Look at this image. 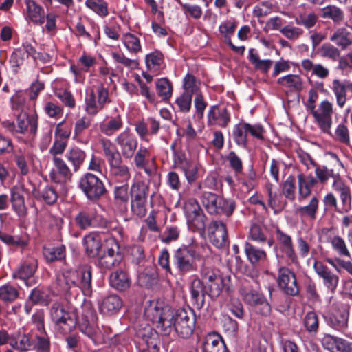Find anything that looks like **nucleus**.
Instances as JSON below:
<instances>
[{"label":"nucleus","mask_w":352,"mask_h":352,"mask_svg":"<svg viewBox=\"0 0 352 352\" xmlns=\"http://www.w3.org/2000/svg\"><path fill=\"white\" fill-rule=\"evenodd\" d=\"M302 67L307 72H311L312 75H315L319 78H326L329 74L328 68L322 64H314L310 59H304L301 63Z\"/></svg>","instance_id":"35"},{"label":"nucleus","mask_w":352,"mask_h":352,"mask_svg":"<svg viewBox=\"0 0 352 352\" xmlns=\"http://www.w3.org/2000/svg\"><path fill=\"white\" fill-rule=\"evenodd\" d=\"M223 287V280L221 277L216 278L212 282H206V294L212 298H216L220 295Z\"/></svg>","instance_id":"51"},{"label":"nucleus","mask_w":352,"mask_h":352,"mask_svg":"<svg viewBox=\"0 0 352 352\" xmlns=\"http://www.w3.org/2000/svg\"><path fill=\"white\" fill-rule=\"evenodd\" d=\"M245 252L248 259L253 265L263 261L266 258V253L263 250L256 248L249 242L245 243Z\"/></svg>","instance_id":"37"},{"label":"nucleus","mask_w":352,"mask_h":352,"mask_svg":"<svg viewBox=\"0 0 352 352\" xmlns=\"http://www.w3.org/2000/svg\"><path fill=\"white\" fill-rule=\"evenodd\" d=\"M109 176L118 182L127 183L131 174L129 167L121 162L109 168Z\"/></svg>","instance_id":"29"},{"label":"nucleus","mask_w":352,"mask_h":352,"mask_svg":"<svg viewBox=\"0 0 352 352\" xmlns=\"http://www.w3.org/2000/svg\"><path fill=\"white\" fill-rule=\"evenodd\" d=\"M190 293L192 300L197 305V307L201 308L204 305L206 289L201 279L197 277H195L191 282Z\"/></svg>","instance_id":"28"},{"label":"nucleus","mask_w":352,"mask_h":352,"mask_svg":"<svg viewBox=\"0 0 352 352\" xmlns=\"http://www.w3.org/2000/svg\"><path fill=\"white\" fill-rule=\"evenodd\" d=\"M78 188L86 197L92 201L99 200L107 192L102 181L90 173H87L80 177Z\"/></svg>","instance_id":"6"},{"label":"nucleus","mask_w":352,"mask_h":352,"mask_svg":"<svg viewBox=\"0 0 352 352\" xmlns=\"http://www.w3.org/2000/svg\"><path fill=\"white\" fill-rule=\"evenodd\" d=\"M240 293L245 302L256 307L261 315L268 316L271 313V306L263 294L245 287L240 289Z\"/></svg>","instance_id":"11"},{"label":"nucleus","mask_w":352,"mask_h":352,"mask_svg":"<svg viewBox=\"0 0 352 352\" xmlns=\"http://www.w3.org/2000/svg\"><path fill=\"white\" fill-rule=\"evenodd\" d=\"M303 324L307 331L316 334L319 328L318 316L314 311H309L303 318Z\"/></svg>","instance_id":"44"},{"label":"nucleus","mask_w":352,"mask_h":352,"mask_svg":"<svg viewBox=\"0 0 352 352\" xmlns=\"http://www.w3.org/2000/svg\"><path fill=\"white\" fill-rule=\"evenodd\" d=\"M28 14L32 22L41 25L45 21V14L42 8L34 0H26Z\"/></svg>","instance_id":"34"},{"label":"nucleus","mask_w":352,"mask_h":352,"mask_svg":"<svg viewBox=\"0 0 352 352\" xmlns=\"http://www.w3.org/2000/svg\"><path fill=\"white\" fill-rule=\"evenodd\" d=\"M276 237L280 244L281 252L287 261L298 263V256L294 250L292 237L279 229L276 230Z\"/></svg>","instance_id":"17"},{"label":"nucleus","mask_w":352,"mask_h":352,"mask_svg":"<svg viewBox=\"0 0 352 352\" xmlns=\"http://www.w3.org/2000/svg\"><path fill=\"white\" fill-rule=\"evenodd\" d=\"M124 43L126 49L131 53H137L141 50L140 40L133 34H126L124 37Z\"/></svg>","instance_id":"63"},{"label":"nucleus","mask_w":352,"mask_h":352,"mask_svg":"<svg viewBox=\"0 0 352 352\" xmlns=\"http://www.w3.org/2000/svg\"><path fill=\"white\" fill-rule=\"evenodd\" d=\"M277 82L283 86L292 87L296 89H300L302 87L300 77L294 74H289L279 78Z\"/></svg>","instance_id":"55"},{"label":"nucleus","mask_w":352,"mask_h":352,"mask_svg":"<svg viewBox=\"0 0 352 352\" xmlns=\"http://www.w3.org/2000/svg\"><path fill=\"white\" fill-rule=\"evenodd\" d=\"M332 249L340 256L351 258L345 241L339 236H334L329 239Z\"/></svg>","instance_id":"43"},{"label":"nucleus","mask_w":352,"mask_h":352,"mask_svg":"<svg viewBox=\"0 0 352 352\" xmlns=\"http://www.w3.org/2000/svg\"><path fill=\"white\" fill-rule=\"evenodd\" d=\"M148 191V185L143 181H137L130 188L131 200H147Z\"/></svg>","instance_id":"36"},{"label":"nucleus","mask_w":352,"mask_h":352,"mask_svg":"<svg viewBox=\"0 0 352 352\" xmlns=\"http://www.w3.org/2000/svg\"><path fill=\"white\" fill-rule=\"evenodd\" d=\"M79 329L91 341L95 343L98 341V329L94 324L90 321L79 320Z\"/></svg>","instance_id":"45"},{"label":"nucleus","mask_w":352,"mask_h":352,"mask_svg":"<svg viewBox=\"0 0 352 352\" xmlns=\"http://www.w3.org/2000/svg\"><path fill=\"white\" fill-rule=\"evenodd\" d=\"M208 120L210 125L218 124L221 127H226L230 121V116L226 109L212 106L208 114Z\"/></svg>","instance_id":"21"},{"label":"nucleus","mask_w":352,"mask_h":352,"mask_svg":"<svg viewBox=\"0 0 352 352\" xmlns=\"http://www.w3.org/2000/svg\"><path fill=\"white\" fill-rule=\"evenodd\" d=\"M204 352H227L225 342L217 333L207 334L202 343Z\"/></svg>","instance_id":"20"},{"label":"nucleus","mask_w":352,"mask_h":352,"mask_svg":"<svg viewBox=\"0 0 352 352\" xmlns=\"http://www.w3.org/2000/svg\"><path fill=\"white\" fill-rule=\"evenodd\" d=\"M87 157L85 151L77 146L70 148L65 154V158L72 166L74 173L78 172Z\"/></svg>","instance_id":"25"},{"label":"nucleus","mask_w":352,"mask_h":352,"mask_svg":"<svg viewBox=\"0 0 352 352\" xmlns=\"http://www.w3.org/2000/svg\"><path fill=\"white\" fill-rule=\"evenodd\" d=\"M150 156V153L147 148L140 146L138 151L134 155V163L138 168L145 167L147 160Z\"/></svg>","instance_id":"59"},{"label":"nucleus","mask_w":352,"mask_h":352,"mask_svg":"<svg viewBox=\"0 0 352 352\" xmlns=\"http://www.w3.org/2000/svg\"><path fill=\"white\" fill-rule=\"evenodd\" d=\"M19 296L15 287L10 285H5L0 287V299L6 302L14 301Z\"/></svg>","instance_id":"53"},{"label":"nucleus","mask_w":352,"mask_h":352,"mask_svg":"<svg viewBox=\"0 0 352 352\" xmlns=\"http://www.w3.org/2000/svg\"><path fill=\"white\" fill-rule=\"evenodd\" d=\"M298 194L299 201L307 198L311 193V187L305 181V175L302 173L298 174Z\"/></svg>","instance_id":"57"},{"label":"nucleus","mask_w":352,"mask_h":352,"mask_svg":"<svg viewBox=\"0 0 352 352\" xmlns=\"http://www.w3.org/2000/svg\"><path fill=\"white\" fill-rule=\"evenodd\" d=\"M122 256L120 251L118 242L114 238L106 241L104 254L98 258V265L104 270H111L120 264Z\"/></svg>","instance_id":"7"},{"label":"nucleus","mask_w":352,"mask_h":352,"mask_svg":"<svg viewBox=\"0 0 352 352\" xmlns=\"http://www.w3.org/2000/svg\"><path fill=\"white\" fill-rule=\"evenodd\" d=\"M63 283L61 287L68 296L78 292V288L86 295L91 292V267L84 266L78 271H66L63 274Z\"/></svg>","instance_id":"3"},{"label":"nucleus","mask_w":352,"mask_h":352,"mask_svg":"<svg viewBox=\"0 0 352 352\" xmlns=\"http://www.w3.org/2000/svg\"><path fill=\"white\" fill-rule=\"evenodd\" d=\"M226 160L236 175L241 174L242 173L243 162L235 152L230 151L226 156Z\"/></svg>","instance_id":"64"},{"label":"nucleus","mask_w":352,"mask_h":352,"mask_svg":"<svg viewBox=\"0 0 352 352\" xmlns=\"http://www.w3.org/2000/svg\"><path fill=\"white\" fill-rule=\"evenodd\" d=\"M115 141L120 147L124 158L131 159L134 155L138 146V140L133 133L124 131L116 137Z\"/></svg>","instance_id":"13"},{"label":"nucleus","mask_w":352,"mask_h":352,"mask_svg":"<svg viewBox=\"0 0 352 352\" xmlns=\"http://www.w3.org/2000/svg\"><path fill=\"white\" fill-rule=\"evenodd\" d=\"M36 269V263L35 261H25L19 267L17 271L13 273V277L25 280L34 275Z\"/></svg>","instance_id":"39"},{"label":"nucleus","mask_w":352,"mask_h":352,"mask_svg":"<svg viewBox=\"0 0 352 352\" xmlns=\"http://www.w3.org/2000/svg\"><path fill=\"white\" fill-rule=\"evenodd\" d=\"M209 240L217 248H223L228 244L226 225L219 221H214L209 228Z\"/></svg>","instance_id":"14"},{"label":"nucleus","mask_w":352,"mask_h":352,"mask_svg":"<svg viewBox=\"0 0 352 352\" xmlns=\"http://www.w3.org/2000/svg\"><path fill=\"white\" fill-rule=\"evenodd\" d=\"M157 94L163 100H168L172 95V86L166 78H161L156 82Z\"/></svg>","instance_id":"48"},{"label":"nucleus","mask_w":352,"mask_h":352,"mask_svg":"<svg viewBox=\"0 0 352 352\" xmlns=\"http://www.w3.org/2000/svg\"><path fill=\"white\" fill-rule=\"evenodd\" d=\"M318 16L311 12L309 14H300L295 18V22L298 25H302L305 28H313L317 23Z\"/></svg>","instance_id":"50"},{"label":"nucleus","mask_w":352,"mask_h":352,"mask_svg":"<svg viewBox=\"0 0 352 352\" xmlns=\"http://www.w3.org/2000/svg\"><path fill=\"white\" fill-rule=\"evenodd\" d=\"M201 202L208 212L211 214H225L227 217H230L236 208L235 202L233 200L224 199L208 192L203 194Z\"/></svg>","instance_id":"4"},{"label":"nucleus","mask_w":352,"mask_h":352,"mask_svg":"<svg viewBox=\"0 0 352 352\" xmlns=\"http://www.w3.org/2000/svg\"><path fill=\"white\" fill-rule=\"evenodd\" d=\"M109 284L115 289L124 292L130 287L131 279L125 271L118 270L110 274Z\"/></svg>","instance_id":"24"},{"label":"nucleus","mask_w":352,"mask_h":352,"mask_svg":"<svg viewBox=\"0 0 352 352\" xmlns=\"http://www.w3.org/2000/svg\"><path fill=\"white\" fill-rule=\"evenodd\" d=\"M85 4L101 16L108 15L107 3L103 0H87Z\"/></svg>","instance_id":"54"},{"label":"nucleus","mask_w":352,"mask_h":352,"mask_svg":"<svg viewBox=\"0 0 352 352\" xmlns=\"http://www.w3.org/2000/svg\"><path fill=\"white\" fill-rule=\"evenodd\" d=\"M122 302L120 297L116 294L105 297L100 304V311L105 314L116 313L122 307Z\"/></svg>","instance_id":"32"},{"label":"nucleus","mask_w":352,"mask_h":352,"mask_svg":"<svg viewBox=\"0 0 352 352\" xmlns=\"http://www.w3.org/2000/svg\"><path fill=\"white\" fill-rule=\"evenodd\" d=\"M83 245L87 256L89 257L98 256L102 248L100 234L96 232L87 234L83 239Z\"/></svg>","instance_id":"22"},{"label":"nucleus","mask_w":352,"mask_h":352,"mask_svg":"<svg viewBox=\"0 0 352 352\" xmlns=\"http://www.w3.org/2000/svg\"><path fill=\"white\" fill-rule=\"evenodd\" d=\"M0 240L8 245L16 248L25 247L28 244L27 241L21 239L18 236H13L2 232H0Z\"/></svg>","instance_id":"60"},{"label":"nucleus","mask_w":352,"mask_h":352,"mask_svg":"<svg viewBox=\"0 0 352 352\" xmlns=\"http://www.w3.org/2000/svg\"><path fill=\"white\" fill-rule=\"evenodd\" d=\"M184 210L189 228L202 233L206 228V217L197 201L194 199L188 201Z\"/></svg>","instance_id":"8"},{"label":"nucleus","mask_w":352,"mask_h":352,"mask_svg":"<svg viewBox=\"0 0 352 352\" xmlns=\"http://www.w3.org/2000/svg\"><path fill=\"white\" fill-rule=\"evenodd\" d=\"M318 53L322 58L332 61H337L340 57V50L329 43L322 44L318 50Z\"/></svg>","instance_id":"42"},{"label":"nucleus","mask_w":352,"mask_h":352,"mask_svg":"<svg viewBox=\"0 0 352 352\" xmlns=\"http://www.w3.org/2000/svg\"><path fill=\"white\" fill-rule=\"evenodd\" d=\"M10 201L13 211L20 219L25 218L28 214V208L25 204L23 190L21 187L14 186L10 189Z\"/></svg>","instance_id":"16"},{"label":"nucleus","mask_w":352,"mask_h":352,"mask_svg":"<svg viewBox=\"0 0 352 352\" xmlns=\"http://www.w3.org/2000/svg\"><path fill=\"white\" fill-rule=\"evenodd\" d=\"M122 126V122L120 117L111 118L106 123L100 125L101 131L105 135H112L116 131H118Z\"/></svg>","instance_id":"49"},{"label":"nucleus","mask_w":352,"mask_h":352,"mask_svg":"<svg viewBox=\"0 0 352 352\" xmlns=\"http://www.w3.org/2000/svg\"><path fill=\"white\" fill-rule=\"evenodd\" d=\"M158 331H155L149 324L137 330V336L147 347L155 348L157 346V338Z\"/></svg>","instance_id":"31"},{"label":"nucleus","mask_w":352,"mask_h":352,"mask_svg":"<svg viewBox=\"0 0 352 352\" xmlns=\"http://www.w3.org/2000/svg\"><path fill=\"white\" fill-rule=\"evenodd\" d=\"M322 16L324 18L332 19L334 22H340L344 19L342 10L335 6H329L322 9Z\"/></svg>","instance_id":"52"},{"label":"nucleus","mask_w":352,"mask_h":352,"mask_svg":"<svg viewBox=\"0 0 352 352\" xmlns=\"http://www.w3.org/2000/svg\"><path fill=\"white\" fill-rule=\"evenodd\" d=\"M43 254L49 262L60 261L65 257V247L61 245L57 247L44 248Z\"/></svg>","instance_id":"41"},{"label":"nucleus","mask_w":352,"mask_h":352,"mask_svg":"<svg viewBox=\"0 0 352 352\" xmlns=\"http://www.w3.org/2000/svg\"><path fill=\"white\" fill-rule=\"evenodd\" d=\"M144 316L155 324L157 331L164 336L175 333L182 338H188L195 329V318L191 310L174 309L168 306L151 304L145 308Z\"/></svg>","instance_id":"1"},{"label":"nucleus","mask_w":352,"mask_h":352,"mask_svg":"<svg viewBox=\"0 0 352 352\" xmlns=\"http://www.w3.org/2000/svg\"><path fill=\"white\" fill-rule=\"evenodd\" d=\"M52 162L57 171L56 173L52 171L50 174V177L52 182L60 183L72 178V171L61 157H54V158H52Z\"/></svg>","instance_id":"19"},{"label":"nucleus","mask_w":352,"mask_h":352,"mask_svg":"<svg viewBox=\"0 0 352 352\" xmlns=\"http://www.w3.org/2000/svg\"><path fill=\"white\" fill-rule=\"evenodd\" d=\"M318 208L319 199L317 197L314 196L307 205L298 207L295 210V213L301 219H307L309 220H315L316 219Z\"/></svg>","instance_id":"27"},{"label":"nucleus","mask_w":352,"mask_h":352,"mask_svg":"<svg viewBox=\"0 0 352 352\" xmlns=\"http://www.w3.org/2000/svg\"><path fill=\"white\" fill-rule=\"evenodd\" d=\"M249 59L256 69L265 74L268 72L273 64L272 60H261L256 50L253 48L249 50Z\"/></svg>","instance_id":"40"},{"label":"nucleus","mask_w":352,"mask_h":352,"mask_svg":"<svg viewBox=\"0 0 352 352\" xmlns=\"http://www.w3.org/2000/svg\"><path fill=\"white\" fill-rule=\"evenodd\" d=\"M278 284L287 295L296 296L299 293L296 276L289 268L280 267L278 270Z\"/></svg>","instance_id":"12"},{"label":"nucleus","mask_w":352,"mask_h":352,"mask_svg":"<svg viewBox=\"0 0 352 352\" xmlns=\"http://www.w3.org/2000/svg\"><path fill=\"white\" fill-rule=\"evenodd\" d=\"M32 349H35L37 352H50V342L49 338L46 335L36 336L33 340Z\"/></svg>","instance_id":"58"},{"label":"nucleus","mask_w":352,"mask_h":352,"mask_svg":"<svg viewBox=\"0 0 352 352\" xmlns=\"http://www.w3.org/2000/svg\"><path fill=\"white\" fill-rule=\"evenodd\" d=\"M203 258L199 246L195 239L188 245H182L173 252V265L179 275L183 276L197 270V261Z\"/></svg>","instance_id":"2"},{"label":"nucleus","mask_w":352,"mask_h":352,"mask_svg":"<svg viewBox=\"0 0 352 352\" xmlns=\"http://www.w3.org/2000/svg\"><path fill=\"white\" fill-rule=\"evenodd\" d=\"M28 300L34 305H48L47 295L39 289L34 288L31 292Z\"/></svg>","instance_id":"62"},{"label":"nucleus","mask_w":352,"mask_h":352,"mask_svg":"<svg viewBox=\"0 0 352 352\" xmlns=\"http://www.w3.org/2000/svg\"><path fill=\"white\" fill-rule=\"evenodd\" d=\"M335 158L336 164L334 165V168H329L324 166H316L315 174L318 180L321 184H326L330 177H336V173L344 168L342 163L336 155H335Z\"/></svg>","instance_id":"23"},{"label":"nucleus","mask_w":352,"mask_h":352,"mask_svg":"<svg viewBox=\"0 0 352 352\" xmlns=\"http://www.w3.org/2000/svg\"><path fill=\"white\" fill-rule=\"evenodd\" d=\"M157 274L153 269H145L138 276V283L141 287H150L157 282Z\"/></svg>","instance_id":"46"},{"label":"nucleus","mask_w":352,"mask_h":352,"mask_svg":"<svg viewBox=\"0 0 352 352\" xmlns=\"http://www.w3.org/2000/svg\"><path fill=\"white\" fill-rule=\"evenodd\" d=\"M330 40L334 42L341 50H346L352 45V33L344 28H338L331 36Z\"/></svg>","instance_id":"30"},{"label":"nucleus","mask_w":352,"mask_h":352,"mask_svg":"<svg viewBox=\"0 0 352 352\" xmlns=\"http://www.w3.org/2000/svg\"><path fill=\"white\" fill-rule=\"evenodd\" d=\"M38 127V120L36 116H30L26 112L21 111L16 118V133L24 134L28 129L35 135Z\"/></svg>","instance_id":"18"},{"label":"nucleus","mask_w":352,"mask_h":352,"mask_svg":"<svg viewBox=\"0 0 352 352\" xmlns=\"http://www.w3.org/2000/svg\"><path fill=\"white\" fill-rule=\"evenodd\" d=\"M100 144L109 168L122 162V153L109 140L102 139L100 140Z\"/></svg>","instance_id":"26"},{"label":"nucleus","mask_w":352,"mask_h":352,"mask_svg":"<svg viewBox=\"0 0 352 352\" xmlns=\"http://www.w3.org/2000/svg\"><path fill=\"white\" fill-rule=\"evenodd\" d=\"M249 238L258 243H265L267 241L265 229L256 223H253L250 228Z\"/></svg>","instance_id":"56"},{"label":"nucleus","mask_w":352,"mask_h":352,"mask_svg":"<svg viewBox=\"0 0 352 352\" xmlns=\"http://www.w3.org/2000/svg\"><path fill=\"white\" fill-rule=\"evenodd\" d=\"M50 312L52 322L61 329L64 333L72 331L76 327L78 318V313L67 311L58 302L52 305Z\"/></svg>","instance_id":"5"},{"label":"nucleus","mask_w":352,"mask_h":352,"mask_svg":"<svg viewBox=\"0 0 352 352\" xmlns=\"http://www.w3.org/2000/svg\"><path fill=\"white\" fill-rule=\"evenodd\" d=\"M331 89L336 96L338 106L342 108L346 102V90L344 82L339 79H334Z\"/></svg>","instance_id":"38"},{"label":"nucleus","mask_w":352,"mask_h":352,"mask_svg":"<svg viewBox=\"0 0 352 352\" xmlns=\"http://www.w3.org/2000/svg\"><path fill=\"white\" fill-rule=\"evenodd\" d=\"M245 123L241 122L236 124L233 129V137L236 144L245 147L247 144V134Z\"/></svg>","instance_id":"47"},{"label":"nucleus","mask_w":352,"mask_h":352,"mask_svg":"<svg viewBox=\"0 0 352 352\" xmlns=\"http://www.w3.org/2000/svg\"><path fill=\"white\" fill-rule=\"evenodd\" d=\"M76 224L82 230L105 227L107 221L98 215L94 209H86L78 212L75 219Z\"/></svg>","instance_id":"10"},{"label":"nucleus","mask_w":352,"mask_h":352,"mask_svg":"<svg viewBox=\"0 0 352 352\" xmlns=\"http://www.w3.org/2000/svg\"><path fill=\"white\" fill-rule=\"evenodd\" d=\"M333 104L327 100L322 101L317 109V111L314 112L315 122L323 133H330L333 124Z\"/></svg>","instance_id":"9"},{"label":"nucleus","mask_w":352,"mask_h":352,"mask_svg":"<svg viewBox=\"0 0 352 352\" xmlns=\"http://www.w3.org/2000/svg\"><path fill=\"white\" fill-rule=\"evenodd\" d=\"M10 345L21 351L32 350L33 340L29 335L19 333L11 336Z\"/></svg>","instance_id":"33"},{"label":"nucleus","mask_w":352,"mask_h":352,"mask_svg":"<svg viewBox=\"0 0 352 352\" xmlns=\"http://www.w3.org/2000/svg\"><path fill=\"white\" fill-rule=\"evenodd\" d=\"M349 315V305H339L328 318L327 322L333 329L344 331L348 326Z\"/></svg>","instance_id":"15"},{"label":"nucleus","mask_w":352,"mask_h":352,"mask_svg":"<svg viewBox=\"0 0 352 352\" xmlns=\"http://www.w3.org/2000/svg\"><path fill=\"white\" fill-rule=\"evenodd\" d=\"M163 60V55L160 52H155L146 56V64L150 70L156 71Z\"/></svg>","instance_id":"61"}]
</instances>
